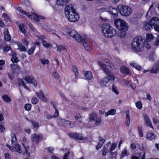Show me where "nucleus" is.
I'll return each mask as SVG.
<instances>
[{
	"label": "nucleus",
	"mask_w": 159,
	"mask_h": 159,
	"mask_svg": "<svg viewBox=\"0 0 159 159\" xmlns=\"http://www.w3.org/2000/svg\"><path fill=\"white\" fill-rule=\"evenodd\" d=\"M22 146L24 147L25 152L26 153L28 157H30V154L29 152L28 151V150L29 149V147L28 146L26 147L24 143H22Z\"/></svg>",
	"instance_id": "c9c22d12"
},
{
	"label": "nucleus",
	"mask_w": 159,
	"mask_h": 159,
	"mask_svg": "<svg viewBox=\"0 0 159 159\" xmlns=\"http://www.w3.org/2000/svg\"><path fill=\"white\" fill-rule=\"evenodd\" d=\"M159 71V59L155 63L153 66L150 70V72L156 73Z\"/></svg>",
	"instance_id": "f8f14e48"
},
{
	"label": "nucleus",
	"mask_w": 159,
	"mask_h": 159,
	"mask_svg": "<svg viewBox=\"0 0 159 159\" xmlns=\"http://www.w3.org/2000/svg\"><path fill=\"white\" fill-rule=\"evenodd\" d=\"M102 32L103 35L107 38H111L116 33V30L112 27L107 24H104L102 27Z\"/></svg>",
	"instance_id": "f03ea898"
},
{
	"label": "nucleus",
	"mask_w": 159,
	"mask_h": 159,
	"mask_svg": "<svg viewBox=\"0 0 159 159\" xmlns=\"http://www.w3.org/2000/svg\"><path fill=\"white\" fill-rule=\"evenodd\" d=\"M97 117V114L94 112L92 113L89 116V120L90 122H92L95 120Z\"/></svg>",
	"instance_id": "412c9836"
},
{
	"label": "nucleus",
	"mask_w": 159,
	"mask_h": 159,
	"mask_svg": "<svg viewBox=\"0 0 159 159\" xmlns=\"http://www.w3.org/2000/svg\"><path fill=\"white\" fill-rule=\"evenodd\" d=\"M116 110L114 109L110 110L109 111L105 114V116H107L109 115H113L115 114Z\"/></svg>",
	"instance_id": "bb28decb"
},
{
	"label": "nucleus",
	"mask_w": 159,
	"mask_h": 159,
	"mask_svg": "<svg viewBox=\"0 0 159 159\" xmlns=\"http://www.w3.org/2000/svg\"><path fill=\"white\" fill-rule=\"evenodd\" d=\"M4 39L6 41H9L11 39V37L7 29L4 31Z\"/></svg>",
	"instance_id": "a211bd4d"
},
{
	"label": "nucleus",
	"mask_w": 159,
	"mask_h": 159,
	"mask_svg": "<svg viewBox=\"0 0 159 159\" xmlns=\"http://www.w3.org/2000/svg\"><path fill=\"white\" fill-rule=\"evenodd\" d=\"M118 8L120 14L125 16H129L133 12L131 9L127 6L120 5L119 6Z\"/></svg>",
	"instance_id": "20e7f679"
},
{
	"label": "nucleus",
	"mask_w": 159,
	"mask_h": 159,
	"mask_svg": "<svg viewBox=\"0 0 159 159\" xmlns=\"http://www.w3.org/2000/svg\"><path fill=\"white\" fill-rule=\"evenodd\" d=\"M70 152H68L67 153L65 154L63 159H69L68 157L69 155Z\"/></svg>",
	"instance_id": "680f3d73"
},
{
	"label": "nucleus",
	"mask_w": 159,
	"mask_h": 159,
	"mask_svg": "<svg viewBox=\"0 0 159 159\" xmlns=\"http://www.w3.org/2000/svg\"><path fill=\"white\" fill-rule=\"evenodd\" d=\"M66 17L70 22H75L79 19V16L71 5L66 6L64 9Z\"/></svg>",
	"instance_id": "f257e3e1"
},
{
	"label": "nucleus",
	"mask_w": 159,
	"mask_h": 159,
	"mask_svg": "<svg viewBox=\"0 0 159 159\" xmlns=\"http://www.w3.org/2000/svg\"><path fill=\"white\" fill-rule=\"evenodd\" d=\"M147 41H150L153 38V36L151 34H147L146 36Z\"/></svg>",
	"instance_id": "58836bf2"
},
{
	"label": "nucleus",
	"mask_w": 159,
	"mask_h": 159,
	"mask_svg": "<svg viewBox=\"0 0 159 159\" xmlns=\"http://www.w3.org/2000/svg\"><path fill=\"white\" fill-rule=\"evenodd\" d=\"M69 0H57V3L59 6H63L68 2Z\"/></svg>",
	"instance_id": "4be33fe9"
},
{
	"label": "nucleus",
	"mask_w": 159,
	"mask_h": 159,
	"mask_svg": "<svg viewBox=\"0 0 159 159\" xmlns=\"http://www.w3.org/2000/svg\"><path fill=\"white\" fill-rule=\"evenodd\" d=\"M128 154L126 149H125L122 152L120 159H122L124 157L127 156Z\"/></svg>",
	"instance_id": "4c0bfd02"
},
{
	"label": "nucleus",
	"mask_w": 159,
	"mask_h": 159,
	"mask_svg": "<svg viewBox=\"0 0 159 159\" xmlns=\"http://www.w3.org/2000/svg\"><path fill=\"white\" fill-rule=\"evenodd\" d=\"M64 30L67 35L72 37L78 42H80L82 40V38L80 35L75 30L67 27H66Z\"/></svg>",
	"instance_id": "7ed1b4c3"
},
{
	"label": "nucleus",
	"mask_w": 159,
	"mask_h": 159,
	"mask_svg": "<svg viewBox=\"0 0 159 159\" xmlns=\"http://www.w3.org/2000/svg\"><path fill=\"white\" fill-rule=\"evenodd\" d=\"M77 134V133L74 132L73 133H69L68 134V136L72 139H75L76 135Z\"/></svg>",
	"instance_id": "ea45409f"
},
{
	"label": "nucleus",
	"mask_w": 159,
	"mask_h": 159,
	"mask_svg": "<svg viewBox=\"0 0 159 159\" xmlns=\"http://www.w3.org/2000/svg\"><path fill=\"white\" fill-rule=\"evenodd\" d=\"M130 122V119H126V121H125V124L127 127H128L129 125Z\"/></svg>",
	"instance_id": "774afa93"
},
{
	"label": "nucleus",
	"mask_w": 159,
	"mask_h": 159,
	"mask_svg": "<svg viewBox=\"0 0 159 159\" xmlns=\"http://www.w3.org/2000/svg\"><path fill=\"white\" fill-rule=\"evenodd\" d=\"M36 93L37 97L40 100L44 102L47 101V100L44 96V93L42 91H40L39 93L36 92Z\"/></svg>",
	"instance_id": "ddd939ff"
},
{
	"label": "nucleus",
	"mask_w": 159,
	"mask_h": 159,
	"mask_svg": "<svg viewBox=\"0 0 159 159\" xmlns=\"http://www.w3.org/2000/svg\"><path fill=\"white\" fill-rule=\"evenodd\" d=\"M109 11L111 15L114 16H117L118 14V11L117 9L112 7L109 8Z\"/></svg>",
	"instance_id": "f3484780"
},
{
	"label": "nucleus",
	"mask_w": 159,
	"mask_h": 159,
	"mask_svg": "<svg viewBox=\"0 0 159 159\" xmlns=\"http://www.w3.org/2000/svg\"><path fill=\"white\" fill-rule=\"evenodd\" d=\"M41 61L43 64H47L49 63V61L48 59H45L43 58L41 59Z\"/></svg>",
	"instance_id": "4d7b16f0"
},
{
	"label": "nucleus",
	"mask_w": 159,
	"mask_h": 159,
	"mask_svg": "<svg viewBox=\"0 0 159 159\" xmlns=\"http://www.w3.org/2000/svg\"><path fill=\"white\" fill-rule=\"evenodd\" d=\"M115 25L120 30H127L128 26L125 21L120 19H115L114 20Z\"/></svg>",
	"instance_id": "39448f33"
},
{
	"label": "nucleus",
	"mask_w": 159,
	"mask_h": 159,
	"mask_svg": "<svg viewBox=\"0 0 159 159\" xmlns=\"http://www.w3.org/2000/svg\"><path fill=\"white\" fill-rule=\"evenodd\" d=\"M52 75L55 78L57 79H59L60 77L59 74L55 71L52 73Z\"/></svg>",
	"instance_id": "3c124183"
},
{
	"label": "nucleus",
	"mask_w": 159,
	"mask_h": 159,
	"mask_svg": "<svg viewBox=\"0 0 159 159\" xmlns=\"http://www.w3.org/2000/svg\"><path fill=\"white\" fill-rule=\"evenodd\" d=\"M95 120V123L97 125H99L102 121L101 118L100 117H97Z\"/></svg>",
	"instance_id": "13d9d810"
},
{
	"label": "nucleus",
	"mask_w": 159,
	"mask_h": 159,
	"mask_svg": "<svg viewBox=\"0 0 159 159\" xmlns=\"http://www.w3.org/2000/svg\"><path fill=\"white\" fill-rule=\"evenodd\" d=\"M115 79V77L113 74L108 75L107 77H105L101 81V85L102 87L106 86L110 80H112Z\"/></svg>",
	"instance_id": "6e6552de"
},
{
	"label": "nucleus",
	"mask_w": 159,
	"mask_h": 159,
	"mask_svg": "<svg viewBox=\"0 0 159 159\" xmlns=\"http://www.w3.org/2000/svg\"><path fill=\"white\" fill-rule=\"evenodd\" d=\"M150 21L153 27L159 25V20L157 17H153Z\"/></svg>",
	"instance_id": "2eb2a0df"
},
{
	"label": "nucleus",
	"mask_w": 159,
	"mask_h": 159,
	"mask_svg": "<svg viewBox=\"0 0 159 159\" xmlns=\"http://www.w3.org/2000/svg\"><path fill=\"white\" fill-rule=\"evenodd\" d=\"M144 117L146 123L147 125L153 129V127L152 125L150 119L147 115H144Z\"/></svg>",
	"instance_id": "dca6fc26"
},
{
	"label": "nucleus",
	"mask_w": 159,
	"mask_h": 159,
	"mask_svg": "<svg viewBox=\"0 0 159 159\" xmlns=\"http://www.w3.org/2000/svg\"><path fill=\"white\" fill-rule=\"evenodd\" d=\"M38 101V99L36 98H34L32 99L31 102L32 103L35 104Z\"/></svg>",
	"instance_id": "6e6d98bb"
},
{
	"label": "nucleus",
	"mask_w": 159,
	"mask_h": 159,
	"mask_svg": "<svg viewBox=\"0 0 159 159\" xmlns=\"http://www.w3.org/2000/svg\"><path fill=\"white\" fill-rule=\"evenodd\" d=\"M156 58V56L155 55L154 53H152L150 55L149 57V60L153 62L155 61Z\"/></svg>",
	"instance_id": "c756f323"
},
{
	"label": "nucleus",
	"mask_w": 159,
	"mask_h": 159,
	"mask_svg": "<svg viewBox=\"0 0 159 159\" xmlns=\"http://www.w3.org/2000/svg\"><path fill=\"white\" fill-rule=\"evenodd\" d=\"M120 71L123 74L126 75L129 74L130 70L125 66H123L121 67Z\"/></svg>",
	"instance_id": "4468645a"
},
{
	"label": "nucleus",
	"mask_w": 159,
	"mask_h": 159,
	"mask_svg": "<svg viewBox=\"0 0 159 159\" xmlns=\"http://www.w3.org/2000/svg\"><path fill=\"white\" fill-rule=\"evenodd\" d=\"M17 10L24 14L26 15L27 16H28L30 18H32V16L31 15H30V14L26 12L25 11L22 10L20 7H18L17 8Z\"/></svg>",
	"instance_id": "a878e982"
},
{
	"label": "nucleus",
	"mask_w": 159,
	"mask_h": 159,
	"mask_svg": "<svg viewBox=\"0 0 159 159\" xmlns=\"http://www.w3.org/2000/svg\"><path fill=\"white\" fill-rule=\"evenodd\" d=\"M72 70L75 73V78H77L78 77V72L77 68L75 66H73L72 67Z\"/></svg>",
	"instance_id": "473e14b6"
},
{
	"label": "nucleus",
	"mask_w": 159,
	"mask_h": 159,
	"mask_svg": "<svg viewBox=\"0 0 159 159\" xmlns=\"http://www.w3.org/2000/svg\"><path fill=\"white\" fill-rule=\"evenodd\" d=\"M154 45L155 46H156L159 45V35H158L157 39V40L155 43H154Z\"/></svg>",
	"instance_id": "0e129e2a"
},
{
	"label": "nucleus",
	"mask_w": 159,
	"mask_h": 159,
	"mask_svg": "<svg viewBox=\"0 0 159 159\" xmlns=\"http://www.w3.org/2000/svg\"><path fill=\"white\" fill-rule=\"evenodd\" d=\"M125 30H121L118 32L117 34V36L119 37L120 39H123L125 37L126 35V32Z\"/></svg>",
	"instance_id": "6ab92c4d"
},
{
	"label": "nucleus",
	"mask_w": 159,
	"mask_h": 159,
	"mask_svg": "<svg viewBox=\"0 0 159 159\" xmlns=\"http://www.w3.org/2000/svg\"><path fill=\"white\" fill-rule=\"evenodd\" d=\"M13 147L16 150V151L19 153H20L22 152L21 148L20 145L18 144H14L12 145Z\"/></svg>",
	"instance_id": "393cba45"
},
{
	"label": "nucleus",
	"mask_w": 159,
	"mask_h": 159,
	"mask_svg": "<svg viewBox=\"0 0 159 159\" xmlns=\"http://www.w3.org/2000/svg\"><path fill=\"white\" fill-rule=\"evenodd\" d=\"M2 98L5 102H9L11 101V98L6 95H3L2 96Z\"/></svg>",
	"instance_id": "f704fd0d"
},
{
	"label": "nucleus",
	"mask_w": 159,
	"mask_h": 159,
	"mask_svg": "<svg viewBox=\"0 0 159 159\" xmlns=\"http://www.w3.org/2000/svg\"><path fill=\"white\" fill-rule=\"evenodd\" d=\"M43 45L44 47L46 48H48L50 45V44L48 43L46 41L43 40L42 42Z\"/></svg>",
	"instance_id": "09e8293b"
},
{
	"label": "nucleus",
	"mask_w": 159,
	"mask_h": 159,
	"mask_svg": "<svg viewBox=\"0 0 159 159\" xmlns=\"http://www.w3.org/2000/svg\"><path fill=\"white\" fill-rule=\"evenodd\" d=\"M144 26L145 29L147 30H150L154 28L150 20L144 24Z\"/></svg>",
	"instance_id": "aec40b11"
},
{
	"label": "nucleus",
	"mask_w": 159,
	"mask_h": 159,
	"mask_svg": "<svg viewBox=\"0 0 159 159\" xmlns=\"http://www.w3.org/2000/svg\"><path fill=\"white\" fill-rule=\"evenodd\" d=\"M111 63V62L110 60L107 59H105L103 60V63H102V64L103 65H107V64H110Z\"/></svg>",
	"instance_id": "79ce46f5"
},
{
	"label": "nucleus",
	"mask_w": 159,
	"mask_h": 159,
	"mask_svg": "<svg viewBox=\"0 0 159 159\" xmlns=\"http://www.w3.org/2000/svg\"><path fill=\"white\" fill-rule=\"evenodd\" d=\"M132 48L136 52H138L139 49V38L137 37L134 38L132 44Z\"/></svg>",
	"instance_id": "9b49d317"
},
{
	"label": "nucleus",
	"mask_w": 159,
	"mask_h": 159,
	"mask_svg": "<svg viewBox=\"0 0 159 159\" xmlns=\"http://www.w3.org/2000/svg\"><path fill=\"white\" fill-rule=\"evenodd\" d=\"M81 38L82 40L80 42H83V45L85 49L87 51H90L91 49V48L90 46L88 44L89 38L85 35L83 36Z\"/></svg>",
	"instance_id": "9d476101"
},
{
	"label": "nucleus",
	"mask_w": 159,
	"mask_h": 159,
	"mask_svg": "<svg viewBox=\"0 0 159 159\" xmlns=\"http://www.w3.org/2000/svg\"><path fill=\"white\" fill-rule=\"evenodd\" d=\"M112 90L113 92H114L116 94H119V92L118 90L116 89V86L113 85L112 87Z\"/></svg>",
	"instance_id": "864d4df0"
},
{
	"label": "nucleus",
	"mask_w": 159,
	"mask_h": 159,
	"mask_svg": "<svg viewBox=\"0 0 159 159\" xmlns=\"http://www.w3.org/2000/svg\"><path fill=\"white\" fill-rule=\"evenodd\" d=\"M18 47L19 49L21 51H26V49L25 47L22 44H18Z\"/></svg>",
	"instance_id": "e433bc0d"
},
{
	"label": "nucleus",
	"mask_w": 159,
	"mask_h": 159,
	"mask_svg": "<svg viewBox=\"0 0 159 159\" xmlns=\"http://www.w3.org/2000/svg\"><path fill=\"white\" fill-rule=\"evenodd\" d=\"M12 61L13 62H17L19 61V60L16 56H13L11 59Z\"/></svg>",
	"instance_id": "8fccbe9b"
},
{
	"label": "nucleus",
	"mask_w": 159,
	"mask_h": 159,
	"mask_svg": "<svg viewBox=\"0 0 159 159\" xmlns=\"http://www.w3.org/2000/svg\"><path fill=\"white\" fill-rule=\"evenodd\" d=\"M155 137V135L153 133H149L147 134V138L150 140L154 139Z\"/></svg>",
	"instance_id": "7c9ffc66"
},
{
	"label": "nucleus",
	"mask_w": 159,
	"mask_h": 159,
	"mask_svg": "<svg viewBox=\"0 0 159 159\" xmlns=\"http://www.w3.org/2000/svg\"><path fill=\"white\" fill-rule=\"evenodd\" d=\"M84 76L87 80H91L93 78V75L91 71H87L84 74Z\"/></svg>",
	"instance_id": "b1692460"
},
{
	"label": "nucleus",
	"mask_w": 159,
	"mask_h": 159,
	"mask_svg": "<svg viewBox=\"0 0 159 159\" xmlns=\"http://www.w3.org/2000/svg\"><path fill=\"white\" fill-rule=\"evenodd\" d=\"M24 80H25L27 83L32 84V83L33 80H34L33 78L29 76H26L23 79Z\"/></svg>",
	"instance_id": "c85d7f7f"
},
{
	"label": "nucleus",
	"mask_w": 159,
	"mask_h": 159,
	"mask_svg": "<svg viewBox=\"0 0 159 159\" xmlns=\"http://www.w3.org/2000/svg\"><path fill=\"white\" fill-rule=\"evenodd\" d=\"M126 116V119H130L129 111H126L125 112Z\"/></svg>",
	"instance_id": "69168bd1"
},
{
	"label": "nucleus",
	"mask_w": 159,
	"mask_h": 159,
	"mask_svg": "<svg viewBox=\"0 0 159 159\" xmlns=\"http://www.w3.org/2000/svg\"><path fill=\"white\" fill-rule=\"evenodd\" d=\"M19 29L21 32L24 34L25 33L26 31L25 28V26L23 24H20L19 25Z\"/></svg>",
	"instance_id": "cd10ccee"
},
{
	"label": "nucleus",
	"mask_w": 159,
	"mask_h": 159,
	"mask_svg": "<svg viewBox=\"0 0 159 159\" xmlns=\"http://www.w3.org/2000/svg\"><path fill=\"white\" fill-rule=\"evenodd\" d=\"M129 64L131 66L134 67L135 68L138 70H139V66L138 65H137L135 63L133 62H130Z\"/></svg>",
	"instance_id": "a18cd8bd"
},
{
	"label": "nucleus",
	"mask_w": 159,
	"mask_h": 159,
	"mask_svg": "<svg viewBox=\"0 0 159 159\" xmlns=\"http://www.w3.org/2000/svg\"><path fill=\"white\" fill-rule=\"evenodd\" d=\"M98 64L100 66L101 68L103 71L107 74H112L110 73L113 70L112 67L113 65L111 63L110 64H107V65H103L102 62L100 61H98Z\"/></svg>",
	"instance_id": "423d86ee"
},
{
	"label": "nucleus",
	"mask_w": 159,
	"mask_h": 159,
	"mask_svg": "<svg viewBox=\"0 0 159 159\" xmlns=\"http://www.w3.org/2000/svg\"><path fill=\"white\" fill-rule=\"evenodd\" d=\"M144 46H145V47L148 49H149L151 48L149 44L148 41H147L146 42H145Z\"/></svg>",
	"instance_id": "e2e57ef3"
},
{
	"label": "nucleus",
	"mask_w": 159,
	"mask_h": 159,
	"mask_svg": "<svg viewBox=\"0 0 159 159\" xmlns=\"http://www.w3.org/2000/svg\"><path fill=\"white\" fill-rule=\"evenodd\" d=\"M116 146L117 144H116L114 143L112 144L110 149V152H111L116 147Z\"/></svg>",
	"instance_id": "5fc2aeb1"
},
{
	"label": "nucleus",
	"mask_w": 159,
	"mask_h": 159,
	"mask_svg": "<svg viewBox=\"0 0 159 159\" xmlns=\"http://www.w3.org/2000/svg\"><path fill=\"white\" fill-rule=\"evenodd\" d=\"M2 16L6 21H9L10 20V19L9 16L5 13H3L2 14Z\"/></svg>",
	"instance_id": "c03bdc74"
},
{
	"label": "nucleus",
	"mask_w": 159,
	"mask_h": 159,
	"mask_svg": "<svg viewBox=\"0 0 159 159\" xmlns=\"http://www.w3.org/2000/svg\"><path fill=\"white\" fill-rule=\"evenodd\" d=\"M59 125L61 126L64 127L69 126V128H73L76 127V124L70 121L64 119H59L58 121Z\"/></svg>",
	"instance_id": "0eeeda50"
},
{
	"label": "nucleus",
	"mask_w": 159,
	"mask_h": 159,
	"mask_svg": "<svg viewBox=\"0 0 159 159\" xmlns=\"http://www.w3.org/2000/svg\"><path fill=\"white\" fill-rule=\"evenodd\" d=\"M31 105L29 104H26L25 106V108L27 111H29L31 110Z\"/></svg>",
	"instance_id": "603ef678"
},
{
	"label": "nucleus",
	"mask_w": 159,
	"mask_h": 159,
	"mask_svg": "<svg viewBox=\"0 0 159 159\" xmlns=\"http://www.w3.org/2000/svg\"><path fill=\"white\" fill-rule=\"evenodd\" d=\"M153 122L154 124H157L159 123L158 120L156 118H153Z\"/></svg>",
	"instance_id": "338daca9"
},
{
	"label": "nucleus",
	"mask_w": 159,
	"mask_h": 159,
	"mask_svg": "<svg viewBox=\"0 0 159 159\" xmlns=\"http://www.w3.org/2000/svg\"><path fill=\"white\" fill-rule=\"evenodd\" d=\"M35 46H34L30 48L28 51V54L30 55L32 54L35 49Z\"/></svg>",
	"instance_id": "49530a36"
},
{
	"label": "nucleus",
	"mask_w": 159,
	"mask_h": 159,
	"mask_svg": "<svg viewBox=\"0 0 159 159\" xmlns=\"http://www.w3.org/2000/svg\"><path fill=\"white\" fill-rule=\"evenodd\" d=\"M18 83L20 85L22 84L25 89H29L25 85L24 82L22 80H19Z\"/></svg>",
	"instance_id": "a19ab883"
},
{
	"label": "nucleus",
	"mask_w": 159,
	"mask_h": 159,
	"mask_svg": "<svg viewBox=\"0 0 159 159\" xmlns=\"http://www.w3.org/2000/svg\"><path fill=\"white\" fill-rule=\"evenodd\" d=\"M12 139L11 140L12 145V146L14 145V144H16V135L14 134H12L11 135Z\"/></svg>",
	"instance_id": "72a5a7b5"
},
{
	"label": "nucleus",
	"mask_w": 159,
	"mask_h": 159,
	"mask_svg": "<svg viewBox=\"0 0 159 159\" xmlns=\"http://www.w3.org/2000/svg\"><path fill=\"white\" fill-rule=\"evenodd\" d=\"M99 139L100 141L98 143L96 147V148L97 150H98L100 149L102 147L105 142V140L102 139L101 137H99Z\"/></svg>",
	"instance_id": "5701e85b"
},
{
	"label": "nucleus",
	"mask_w": 159,
	"mask_h": 159,
	"mask_svg": "<svg viewBox=\"0 0 159 159\" xmlns=\"http://www.w3.org/2000/svg\"><path fill=\"white\" fill-rule=\"evenodd\" d=\"M117 153L116 152H110V154L111 155H112V157H111V159H113V158H115L116 156H117Z\"/></svg>",
	"instance_id": "bf43d9fd"
},
{
	"label": "nucleus",
	"mask_w": 159,
	"mask_h": 159,
	"mask_svg": "<svg viewBox=\"0 0 159 159\" xmlns=\"http://www.w3.org/2000/svg\"><path fill=\"white\" fill-rule=\"evenodd\" d=\"M55 112L54 113V116H53V117H57L59 116V112L57 110L56 108H55Z\"/></svg>",
	"instance_id": "052dcab7"
},
{
	"label": "nucleus",
	"mask_w": 159,
	"mask_h": 159,
	"mask_svg": "<svg viewBox=\"0 0 159 159\" xmlns=\"http://www.w3.org/2000/svg\"><path fill=\"white\" fill-rule=\"evenodd\" d=\"M32 141L36 142L37 143L40 142L43 139L42 135L41 134L34 133L32 134L30 136Z\"/></svg>",
	"instance_id": "1a4fd4ad"
},
{
	"label": "nucleus",
	"mask_w": 159,
	"mask_h": 159,
	"mask_svg": "<svg viewBox=\"0 0 159 159\" xmlns=\"http://www.w3.org/2000/svg\"><path fill=\"white\" fill-rule=\"evenodd\" d=\"M57 50L59 52L61 51L62 50H65V48L61 45H59L57 46Z\"/></svg>",
	"instance_id": "37998d69"
},
{
	"label": "nucleus",
	"mask_w": 159,
	"mask_h": 159,
	"mask_svg": "<svg viewBox=\"0 0 159 159\" xmlns=\"http://www.w3.org/2000/svg\"><path fill=\"white\" fill-rule=\"evenodd\" d=\"M75 139L79 140H84L86 139V138H84L83 137L82 134L77 133V134L76 136Z\"/></svg>",
	"instance_id": "2f4dec72"
},
{
	"label": "nucleus",
	"mask_w": 159,
	"mask_h": 159,
	"mask_svg": "<svg viewBox=\"0 0 159 159\" xmlns=\"http://www.w3.org/2000/svg\"><path fill=\"white\" fill-rule=\"evenodd\" d=\"M30 121L31 122L34 128H38L39 127V124L38 122L33 120H31Z\"/></svg>",
	"instance_id": "de8ad7c7"
}]
</instances>
